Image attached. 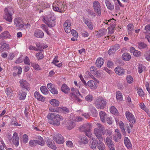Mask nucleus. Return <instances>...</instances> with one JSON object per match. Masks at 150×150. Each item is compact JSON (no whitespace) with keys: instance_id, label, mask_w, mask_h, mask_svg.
Returning <instances> with one entry per match:
<instances>
[{"instance_id":"f257e3e1","label":"nucleus","mask_w":150,"mask_h":150,"mask_svg":"<svg viewBox=\"0 0 150 150\" xmlns=\"http://www.w3.org/2000/svg\"><path fill=\"white\" fill-rule=\"evenodd\" d=\"M96 125L99 129H95L94 130V133L99 141H103V140L102 134L108 135L109 136L111 135V132L108 129H105L104 127L101 124L98 123Z\"/></svg>"},{"instance_id":"f03ea898","label":"nucleus","mask_w":150,"mask_h":150,"mask_svg":"<svg viewBox=\"0 0 150 150\" xmlns=\"http://www.w3.org/2000/svg\"><path fill=\"white\" fill-rule=\"evenodd\" d=\"M47 118L50 120L49 122L50 123L56 126H58L60 124V121L63 120V117L58 114L54 113L48 114Z\"/></svg>"},{"instance_id":"7ed1b4c3","label":"nucleus","mask_w":150,"mask_h":150,"mask_svg":"<svg viewBox=\"0 0 150 150\" xmlns=\"http://www.w3.org/2000/svg\"><path fill=\"white\" fill-rule=\"evenodd\" d=\"M71 93L70 94V98L72 100L76 103H80L82 101V100L79 97L81 95L79 90L74 88H71Z\"/></svg>"},{"instance_id":"20e7f679","label":"nucleus","mask_w":150,"mask_h":150,"mask_svg":"<svg viewBox=\"0 0 150 150\" xmlns=\"http://www.w3.org/2000/svg\"><path fill=\"white\" fill-rule=\"evenodd\" d=\"M53 15H48L43 18V21L50 27H54L55 24V19L53 18Z\"/></svg>"},{"instance_id":"39448f33","label":"nucleus","mask_w":150,"mask_h":150,"mask_svg":"<svg viewBox=\"0 0 150 150\" xmlns=\"http://www.w3.org/2000/svg\"><path fill=\"white\" fill-rule=\"evenodd\" d=\"M106 104V102L105 99L102 97L97 98L95 103L96 107L99 109L104 108Z\"/></svg>"},{"instance_id":"423d86ee","label":"nucleus","mask_w":150,"mask_h":150,"mask_svg":"<svg viewBox=\"0 0 150 150\" xmlns=\"http://www.w3.org/2000/svg\"><path fill=\"white\" fill-rule=\"evenodd\" d=\"M53 9L54 11L61 12V9H62L64 6L62 2L60 0L56 1L53 3L52 5Z\"/></svg>"},{"instance_id":"0eeeda50","label":"nucleus","mask_w":150,"mask_h":150,"mask_svg":"<svg viewBox=\"0 0 150 150\" xmlns=\"http://www.w3.org/2000/svg\"><path fill=\"white\" fill-rule=\"evenodd\" d=\"M12 11V9L9 8H6L4 10V18L7 21L9 22H12V14L11 13Z\"/></svg>"},{"instance_id":"6e6552de","label":"nucleus","mask_w":150,"mask_h":150,"mask_svg":"<svg viewBox=\"0 0 150 150\" xmlns=\"http://www.w3.org/2000/svg\"><path fill=\"white\" fill-rule=\"evenodd\" d=\"M53 139L58 144H62L64 142L62 136L59 134L55 135L53 137Z\"/></svg>"},{"instance_id":"1a4fd4ad","label":"nucleus","mask_w":150,"mask_h":150,"mask_svg":"<svg viewBox=\"0 0 150 150\" xmlns=\"http://www.w3.org/2000/svg\"><path fill=\"white\" fill-rule=\"evenodd\" d=\"M93 6L95 11L97 13L99 16L101 14L100 6L99 3L97 1H96L94 2Z\"/></svg>"},{"instance_id":"9d476101","label":"nucleus","mask_w":150,"mask_h":150,"mask_svg":"<svg viewBox=\"0 0 150 150\" xmlns=\"http://www.w3.org/2000/svg\"><path fill=\"white\" fill-rule=\"evenodd\" d=\"M14 23L18 28L21 29L23 27L24 25L22 19L19 18H16L14 20Z\"/></svg>"},{"instance_id":"9b49d317","label":"nucleus","mask_w":150,"mask_h":150,"mask_svg":"<svg viewBox=\"0 0 150 150\" xmlns=\"http://www.w3.org/2000/svg\"><path fill=\"white\" fill-rule=\"evenodd\" d=\"M126 117L127 119L131 122L135 123L136 120L133 115L130 112L127 111L125 112Z\"/></svg>"},{"instance_id":"f8f14e48","label":"nucleus","mask_w":150,"mask_h":150,"mask_svg":"<svg viewBox=\"0 0 150 150\" xmlns=\"http://www.w3.org/2000/svg\"><path fill=\"white\" fill-rule=\"evenodd\" d=\"M71 22L69 20H66L64 24V28L65 32L67 33H69L71 31L70 26Z\"/></svg>"},{"instance_id":"ddd939ff","label":"nucleus","mask_w":150,"mask_h":150,"mask_svg":"<svg viewBox=\"0 0 150 150\" xmlns=\"http://www.w3.org/2000/svg\"><path fill=\"white\" fill-rule=\"evenodd\" d=\"M19 138L18 134L16 132H14L12 136V142L16 146H17L19 145Z\"/></svg>"},{"instance_id":"4468645a","label":"nucleus","mask_w":150,"mask_h":150,"mask_svg":"<svg viewBox=\"0 0 150 150\" xmlns=\"http://www.w3.org/2000/svg\"><path fill=\"white\" fill-rule=\"evenodd\" d=\"M83 22L87 26L88 28L91 30L93 29V26L91 21L86 17H83Z\"/></svg>"},{"instance_id":"2eb2a0df","label":"nucleus","mask_w":150,"mask_h":150,"mask_svg":"<svg viewBox=\"0 0 150 150\" xmlns=\"http://www.w3.org/2000/svg\"><path fill=\"white\" fill-rule=\"evenodd\" d=\"M92 126L91 124L86 123L84 124L81 127L79 128V130L82 132H84L88 130H90Z\"/></svg>"},{"instance_id":"dca6fc26","label":"nucleus","mask_w":150,"mask_h":150,"mask_svg":"<svg viewBox=\"0 0 150 150\" xmlns=\"http://www.w3.org/2000/svg\"><path fill=\"white\" fill-rule=\"evenodd\" d=\"M11 37V35L8 31H5L0 35V39L2 40L10 39Z\"/></svg>"},{"instance_id":"f3484780","label":"nucleus","mask_w":150,"mask_h":150,"mask_svg":"<svg viewBox=\"0 0 150 150\" xmlns=\"http://www.w3.org/2000/svg\"><path fill=\"white\" fill-rule=\"evenodd\" d=\"M105 143L109 147L110 150H115L114 146L111 139L107 137L105 139Z\"/></svg>"},{"instance_id":"a211bd4d","label":"nucleus","mask_w":150,"mask_h":150,"mask_svg":"<svg viewBox=\"0 0 150 150\" xmlns=\"http://www.w3.org/2000/svg\"><path fill=\"white\" fill-rule=\"evenodd\" d=\"M20 86L23 88L26 89L28 90V86L29 83L28 82L25 80H20L19 81Z\"/></svg>"},{"instance_id":"6ab92c4d","label":"nucleus","mask_w":150,"mask_h":150,"mask_svg":"<svg viewBox=\"0 0 150 150\" xmlns=\"http://www.w3.org/2000/svg\"><path fill=\"white\" fill-rule=\"evenodd\" d=\"M46 143L48 146L54 150L56 149L55 144L52 140L47 139Z\"/></svg>"},{"instance_id":"aec40b11","label":"nucleus","mask_w":150,"mask_h":150,"mask_svg":"<svg viewBox=\"0 0 150 150\" xmlns=\"http://www.w3.org/2000/svg\"><path fill=\"white\" fill-rule=\"evenodd\" d=\"M115 71L117 74L120 76H122L125 74L124 69L119 67H116L115 69Z\"/></svg>"},{"instance_id":"412c9836","label":"nucleus","mask_w":150,"mask_h":150,"mask_svg":"<svg viewBox=\"0 0 150 150\" xmlns=\"http://www.w3.org/2000/svg\"><path fill=\"white\" fill-rule=\"evenodd\" d=\"M34 96L39 101L44 102L45 100V98L41 95L39 92L37 91H35L34 93Z\"/></svg>"},{"instance_id":"4be33fe9","label":"nucleus","mask_w":150,"mask_h":150,"mask_svg":"<svg viewBox=\"0 0 150 150\" xmlns=\"http://www.w3.org/2000/svg\"><path fill=\"white\" fill-rule=\"evenodd\" d=\"M88 86L91 88L92 89H95L97 88V84L96 82L93 80H90L87 83Z\"/></svg>"},{"instance_id":"5701e85b","label":"nucleus","mask_w":150,"mask_h":150,"mask_svg":"<svg viewBox=\"0 0 150 150\" xmlns=\"http://www.w3.org/2000/svg\"><path fill=\"white\" fill-rule=\"evenodd\" d=\"M34 35L37 38H42L44 36V34L41 30L37 29L35 31Z\"/></svg>"},{"instance_id":"b1692460","label":"nucleus","mask_w":150,"mask_h":150,"mask_svg":"<svg viewBox=\"0 0 150 150\" xmlns=\"http://www.w3.org/2000/svg\"><path fill=\"white\" fill-rule=\"evenodd\" d=\"M75 122L74 120H70L67 124V127L69 130H71L75 126Z\"/></svg>"},{"instance_id":"393cba45","label":"nucleus","mask_w":150,"mask_h":150,"mask_svg":"<svg viewBox=\"0 0 150 150\" xmlns=\"http://www.w3.org/2000/svg\"><path fill=\"white\" fill-rule=\"evenodd\" d=\"M98 142L95 139H92V140L91 141L89 146L91 148L93 149H95L96 147L97 144Z\"/></svg>"},{"instance_id":"a878e982","label":"nucleus","mask_w":150,"mask_h":150,"mask_svg":"<svg viewBox=\"0 0 150 150\" xmlns=\"http://www.w3.org/2000/svg\"><path fill=\"white\" fill-rule=\"evenodd\" d=\"M104 64V60L102 58L100 57L96 61V67L99 68H100Z\"/></svg>"},{"instance_id":"bb28decb","label":"nucleus","mask_w":150,"mask_h":150,"mask_svg":"<svg viewBox=\"0 0 150 150\" xmlns=\"http://www.w3.org/2000/svg\"><path fill=\"white\" fill-rule=\"evenodd\" d=\"M105 3L107 8L110 11L113 10L114 5L113 3H111L109 0H104Z\"/></svg>"},{"instance_id":"cd10ccee","label":"nucleus","mask_w":150,"mask_h":150,"mask_svg":"<svg viewBox=\"0 0 150 150\" xmlns=\"http://www.w3.org/2000/svg\"><path fill=\"white\" fill-rule=\"evenodd\" d=\"M115 136L114 137V139L115 142H117L118 139L121 138V135L118 129H116L115 131Z\"/></svg>"},{"instance_id":"c85d7f7f","label":"nucleus","mask_w":150,"mask_h":150,"mask_svg":"<svg viewBox=\"0 0 150 150\" xmlns=\"http://www.w3.org/2000/svg\"><path fill=\"white\" fill-rule=\"evenodd\" d=\"M9 48V45L6 43H2L0 47V52H1L3 51L7 50Z\"/></svg>"},{"instance_id":"c756f323","label":"nucleus","mask_w":150,"mask_h":150,"mask_svg":"<svg viewBox=\"0 0 150 150\" xmlns=\"http://www.w3.org/2000/svg\"><path fill=\"white\" fill-rule=\"evenodd\" d=\"M26 95V93L25 92L21 90L19 92L18 96L19 99L21 100H23L25 98Z\"/></svg>"},{"instance_id":"7c9ffc66","label":"nucleus","mask_w":150,"mask_h":150,"mask_svg":"<svg viewBox=\"0 0 150 150\" xmlns=\"http://www.w3.org/2000/svg\"><path fill=\"white\" fill-rule=\"evenodd\" d=\"M124 142L126 146L128 149L132 147V145L129 140L127 137H125L124 140Z\"/></svg>"},{"instance_id":"2f4dec72","label":"nucleus","mask_w":150,"mask_h":150,"mask_svg":"<svg viewBox=\"0 0 150 150\" xmlns=\"http://www.w3.org/2000/svg\"><path fill=\"white\" fill-rule=\"evenodd\" d=\"M61 90L65 93H68L70 91L69 88L65 84L62 85L61 87Z\"/></svg>"},{"instance_id":"473e14b6","label":"nucleus","mask_w":150,"mask_h":150,"mask_svg":"<svg viewBox=\"0 0 150 150\" xmlns=\"http://www.w3.org/2000/svg\"><path fill=\"white\" fill-rule=\"evenodd\" d=\"M79 138L81 140V144H85L88 143V139L85 136H81Z\"/></svg>"},{"instance_id":"72a5a7b5","label":"nucleus","mask_w":150,"mask_h":150,"mask_svg":"<svg viewBox=\"0 0 150 150\" xmlns=\"http://www.w3.org/2000/svg\"><path fill=\"white\" fill-rule=\"evenodd\" d=\"M37 137V143L41 146H43L45 145V142L43 138L40 136H38Z\"/></svg>"},{"instance_id":"f704fd0d","label":"nucleus","mask_w":150,"mask_h":150,"mask_svg":"<svg viewBox=\"0 0 150 150\" xmlns=\"http://www.w3.org/2000/svg\"><path fill=\"white\" fill-rule=\"evenodd\" d=\"M127 27V30L128 34L131 35L134 30L133 25L132 24H129Z\"/></svg>"},{"instance_id":"c9c22d12","label":"nucleus","mask_w":150,"mask_h":150,"mask_svg":"<svg viewBox=\"0 0 150 150\" xmlns=\"http://www.w3.org/2000/svg\"><path fill=\"white\" fill-rule=\"evenodd\" d=\"M99 115L101 120L104 123L105 122V118L106 117V114L105 112L103 111L99 112Z\"/></svg>"},{"instance_id":"e433bc0d","label":"nucleus","mask_w":150,"mask_h":150,"mask_svg":"<svg viewBox=\"0 0 150 150\" xmlns=\"http://www.w3.org/2000/svg\"><path fill=\"white\" fill-rule=\"evenodd\" d=\"M50 104L54 106H58L59 105V102L56 99H52L50 101Z\"/></svg>"},{"instance_id":"4c0bfd02","label":"nucleus","mask_w":150,"mask_h":150,"mask_svg":"<svg viewBox=\"0 0 150 150\" xmlns=\"http://www.w3.org/2000/svg\"><path fill=\"white\" fill-rule=\"evenodd\" d=\"M107 32V30L105 29H102L99 30L98 33L97 34L98 37H100L105 35Z\"/></svg>"},{"instance_id":"58836bf2","label":"nucleus","mask_w":150,"mask_h":150,"mask_svg":"<svg viewBox=\"0 0 150 150\" xmlns=\"http://www.w3.org/2000/svg\"><path fill=\"white\" fill-rule=\"evenodd\" d=\"M98 148L99 150H105V146L103 143V141L98 142Z\"/></svg>"},{"instance_id":"ea45409f","label":"nucleus","mask_w":150,"mask_h":150,"mask_svg":"<svg viewBox=\"0 0 150 150\" xmlns=\"http://www.w3.org/2000/svg\"><path fill=\"white\" fill-rule=\"evenodd\" d=\"M122 57L123 59L126 61H129L131 58V56L130 54L127 53L123 54Z\"/></svg>"},{"instance_id":"a19ab883","label":"nucleus","mask_w":150,"mask_h":150,"mask_svg":"<svg viewBox=\"0 0 150 150\" xmlns=\"http://www.w3.org/2000/svg\"><path fill=\"white\" fill-rule=\"evenodd\" d=\"M116 97L117 100L121 101L123 100L122 93L119 91L116 92Z\"/></svg>"},{"instance_id":"79ce46f5","label":"nucleus","mask_w":150,"mask_h":150,"mask_svg":"<svg viewBox=\"0 0 150 150\" xmlns=\"http://www.w3.org/2000/svg\"><path fill=\"white\" fill-rule=\"evenodd\" d=\"M13 91L10 88H6L5 90V93L7 95V96L11 97Z\"/></svg>"},{"instance_id":"37998d69","label":"nucleus","mask_w":150,"mask_h":150,"mask_svg":"<svg viewBox=\"0 0 150 150\" xmlns=\"http://www.w3.org/2000/svg\"><path fill=\"white\" fill-rule=\"evenodd\" d=\"M40 90L42 93L44 94H47L49 93V91L46 87L42 86L40 87Z\"/></svg>"},{"instance_id":"c03bdc74","label":"nucleus","mask_w":150,"mask_h":150,"mask_svg":"<svg viewBox=\"0 0 150 150\" xmlns=\"http://www.w3.org/2000/svg\"><path fill=\"white\" fill-rule=\"evenodd\" d=\"M90 72L93 75H96L98 71L96 68L94 66L91 67L90 68Z\"/></svg>"},{"instance_id":"a18cd8bd","label":"nucleus","mask_w":150,"mask_h":150,"mask_svg":"<svg viewBox=\"0 0 150 150\" xmlns=\"http://www.w3.org/2000/svg\"><path fill=\"white\" fill-rule=\"evenodd\" d=\"M137 46L139 48L141 49L146 48L147 45L144 42H139L137 43Z\"/></svg>"},{"instance_id":"49530a36","label":"nucleus","mask_w":150,"mask_h":150,"mask_svg":"<svg viewBox=\"0 0 150 150\" xmlns=\"http://www.w3.org/2000/svg\"><path fill=\"white\" fill-rule=\"evenodd\" d=\"M110 111L113 114H117L118 112L117 109L114 106H112L110 108Z\"/></svg>"},{"instance_id":"de8ad7c7","label":"nucleus","mask_w":150,"mask_h":150,"mask_svg":"<svg viewBox=\"0 0 150 150\" xmlns=\"http://www.w3.org/2000/svg\"><path fill=\"white\" fill-rule=\"evenodd\" d=\"M86 101L88 102H91L93 99V96L91 94H88L87 95L85 98Z\"/></svg>"},{"instance_id":"09e8293b","label":"nucleus","mask_w":150,"mask_h":150,"mask_svg":"<svg viewBox=\"0 0 150 150\" xmlns=\"http://www.w3.org/2000/svg\"><path fill=\"white\" fill-rule=\"evenodd\" d=\"M41 28L43 30L45 31L48 35L50 33L48 30V27L46 25L43 24H42L41 25Z\"/></svg>"},{"instance_id":"8fccbe9b","label":"nucleus","mask_w":150,"mask_h":150,"mask_svg":"<svg viewBox=\"0 0 150 150\" xmlns=\"http://www.w3.org/2000/svg\"><path fill=\"white\" fill-rule=\"evenodd\" d=\"M29 145L31 147H33L36 146L37 143V140H31L29 142Z\"/></svg>"},{"instance_id":"3c124183","label":"nucleus","mask_w":150,"mask_h":150,"mask_svg":"<svg viewBox=\"0 0 150 150\" xmlns=\"http://www.w3.org/2000/svg\"><path fill=\"white\" fill-rule=\"evenodd\" d=\"M36 56L38 59H41L43 58V55L42 52H38L36 53Z\"/></svg>"},{"instance_id":"603ef678","label":"nucleus","mask_w":150,"mask_h":150,"mask_svg":"<svg viewBox=\"0 0 150 150\" xmlns=\"http://www.w3.org/2000/svg\"><path fill=\"white\" fill-rule=\"evenodd\" d=\"M137 93L138 95L140 96H143L144 95L143 90L140 88H138Z\"/></svg>"},{"instance_id":"864d4df0","label":"nucleus","mask_w":150,"mask_h":150,"mask_svg":"<svg viewBox=\"0 0 150 150\" xmlns=\"http://www.w3.org/2000/svg\"><path fill=\"white\" fill-rule=\"evenodd\" d=\"M23 142L24 143H25L28 142V137L26 134H24L23 135Z\"/></svg>"},{"instance_id":"5fc2aeb1","label":"nucleus","mask_w":150,"mask_h":150,"mask_svg":"<svg viewBox=\"0 0 150 150\" xmlns=\"http://www.w3.org/2000/svg\"><path fill=\"white\" fill-rule=\"evenodd\" d=\"M127 82L129 83H132L133 81V79L132 76L129 75L127 77Z\"/></svg>"},{"instance_id":"6e6d98bb","label":"nucleus","mask_w":150,"mask_h":150,"mask_svg":"<svg viewBox=\"0 0 150 150\" xmlns=\"http://www.w3.org/2000/svg\"><path fill=\"white\" fill-rule=\"evenodd\" d=\"M143 67V66L141 64L138 65L137 70L139 73L140 74L142 72Z\"/></svg>"},{"instance_id":"4d7b16f0","label":"nucleus","mask_w":150,"mask_h":150,"mask_svg":"<svg viewBox=\"0 0 150 150\" xmlns=\"http://www.w3.org/2000/svg\"><path fill=\"white\" fill-rule=\"evenodd\" d=\"M41 3L43 10L46 8H48L49 7V4L46 2H42Z\"/></svg>"},{"instance_id":"13d9d810","label":"nucleus","mask_w":150,"mask_h":150,"mask_svg":"<svg viewBox=\"0 0 150 150\" xmlns=\"http://www.w3.org/2000/svg\"><path fill=\"white\" fill-rule=\"evenodd\" d=\"M28 49L30 50H35L37 51H41V50H39V49H38V48H36V47L32 45H30L29 46Z\"/></svg>"},{"instance_id":"bf43d9fd","label":"nucleus","mask_w":150,"mask_h":150,"mask_svg":"<svg viewBox=\"0 0 150 150\" xmlns=\"http://www.w3.org/2000/svg\"><path fill=\"white\" fill-rule=\"evenodd\" d=\"M141 52L137 50H135L133 52V55L136 57H139L141 55Z\"/></svg>"},{"instance_id":"052dcab7","label":"nucleus","mask_w":150,"mask_h":150,"mask_svg":"<svg viewBox=\"0 0 150 150\" xmlns=\"http://www.w3.org/2000/svg\"><path fill=\"white\" fill-rule=\"evenodd\" d=\"M24 63L27 65H29L30 64V61L28 57L26 56L23 60Z\"/></svg>"},{"instance_id":"680f3d73","label":"nucleus","mask_w":150,"mask_h":150,"mask_svg":"<svg viewBox=\"0 0 150 150\" xmlns=\"http://www.w3.org/2000/svg\"><path fill=\"white\" fill-rule=\"evenodd\" d=\"M32 66L34 69L36 70H40V69L39 65L37 64L33 63L32 64Z\"/></svg>"},{"instance_id":"e2e57ef3","label":"nucleus","mask_w":150,"mask_h":150,"mask_svg":"<svg viewBox=\"0 0 150 150\" xmlns=\"http://www.w3.org/2000/svg\"><path fill=\"white\" fill-rule=\"evenodd\" d=\"M15 69L16 70V71L18 72V74H21L22 71V69L20 67H14Z\"/></svg>"},{"instance_id":"0e129e2a","label":"nucleus","mask_w":150,"mask_h":150,"mask_svg":"<svg viewBox=\"0 0 150 150\" xmlns=\"http://www.w3.org/2000/svg\"><path fill=\"white\" fill-rule=\"evenodd\" d=\"M71 33L72 35L75 37H78V36L77 33L74 30L72 29L71 30Z\"/></svg>"},{"instance_id":"69168bd1","label":"nucleus","mask_w":150,"mask_h":150,"mask_svg":"<svg viewBox=\"0 0 150 150\" xmlns=\"http://www.w3.org/2000/svg\"><path fill=\"white\" fill-rule=\"evenodd\" d=\"M144 56L146 59L148 61H150V53H147L145 54Z\"/></svg>"},{"instance_id":"338daca9","label":"nucleus","mask_w":150,"mask_h":150,"mask_svg":"<svg viewBox=\"0 0 150 150\" xmlns=\"http://www.w3.org/2000/svg\"><path fill=\"white\" fill-rule=\"evenodd\" d=\"M48 88L50 91V90H52L55 87L54 85L51 83H49L47 84Z\"/></svg>"},{"instance_id":"774afa93","label":"nucleus","mask_w":150,"mask_h":150,"mask_svg":"<svg viewBox=\"0 0 150 150\" xmlns=\"http://www.w3.org/2000/svg\"><path fill=\"white\" fill-rule=\"evenodd\" d=\"M61 108L63 111V112L65 113H67L69 112L68 109L66 107H61Z\"/></svg>"}]
</instances>
